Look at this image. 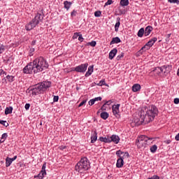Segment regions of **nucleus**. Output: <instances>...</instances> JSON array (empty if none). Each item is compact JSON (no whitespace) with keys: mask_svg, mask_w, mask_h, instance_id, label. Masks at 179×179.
<instances>
[{"mask_svg":"<svg viewBox=\"0 0 179 179\" xmlns=\"http://www.w3.org/2000/svg\"><path fill=\"white\" fill-rule=\"evenodd\" d=\"M12 111H13V107H6L5 109V114L6 115H8V114H12Z\"/></svg>","mask_w":179,"mask_h":179,"instance_id":"nucleus-26","label":"nucleus"},{"mask_svg":"<svg viewBox=\"0 0 179 179\" xmlns=\"http://www.w3.org/2000/svg\"><path fill=\"white\" fill-rule=\"evenodd\" d=\"M97 43L95 41H92L87 43V45H90L91 47H96Z\"/></svg>","mask_w":179,"mask_h":179,"instance_id":"nucleus-37","label":"nucleus"},{"mask_svg":"<svg viewBox=\"0 0 179 179\" xmlns=\"http://www.w3.org/2000/svg\"><path fill=\"white\" fill-rule=\"evenodd\" d=\"M121 20V18L120 17H117L116 19V23L115 24V31H118V29H120V26L121 23L120 22Z\"/></svg>","mask_w":179,"mask_h":179,"instance_id":"nucleus-21","label":"nucleus"},{"mask_svg":"<svg viewBox=\"0 0 179 179\" xmlns=\"http://www.w3.org/2000/svg\"><path fill=\"white\" fill-rule=\"evenodd\" d=\"M171 36V34H168V37H170Z\"/></svg>","mask_w":179,"mask_h":179,"instance_id":"nucleus-60","label":"nucleus"},{"mask_svg":"<svg viewBox=\"0 0 179 179\" xmlns=\"http://www.w3.org/2000/svg\"><path fill=\"white\" fill-rule=\"evenodd\" d=\"M49 65L47 60L43 57H39L35 59L32 62L28 64L23 69V73H39L48 69Z\"/></svg>","mask_w":179,"mask_h":179,"instance_id":"nucleus-2","label":"nucleus"},{"mask_svg":"<svg viewBox=\"0 0 179 179\" xmlns=\"http://www.w3.org/2000/svg\"><path fill=\"white\" fill-rule=\"evenodd\" d=\"M80 35V32L74 33V34L73 36V39L76 40V38H78V37H79Z\"/></svg>","mask_w":179,"mask_h":179,"instance_id":"nucleus-39","label":"nucleus"},{"mask_svg":"<svg viewBox=\"0 0 179 179\" xmlns=\"http://www.w3.org/2000/svg\"><path fill=\"white\" fill-rule=\"evenodd\" d=\"M97 141V131H94V134L91 136V143H94Z\"/></svg>","mask_w":179,"mask_h":179,"instance_id":"nucleus-23","label":"nucleus"},{"mask_svg":"<svg viewBox=\"0 0 179 179\" xmlns=\"http://www.w3.org/2000/svg\"><path fill=\"white\" fill-rule=\"evenodd\" d=\"M5 50H6V45L3 44L0 45V54L5 52Z\"/></svg>","mask_w":179,"mask_h":179,"instance_id":"nucleus-34","label":"nucleus"},{"mask_svg":"<svg viewBox=\"0 0 179 179\" xmlns=\"http://www.w3.org/2000/svg\"><path fill=\"white\" fill-rule=\"evenodd\" d=\"M87 100H83L78 105V107H82L84 104H86Z\"/></svg>","mask_w":179,"mask_h":179,"instance_id":"nucleus-50","label":"nucleus"},{"mask_svg":"<svg viewBox=\"0 0 179 179\" xmlns=\"http://www.w3.org/2000/svg\"><path fill=\"white\" fill-rule=\"evenodd\" d=\"M109 117V114L107 112H102L101 113V118H102V120H107V118H108Z\"/></svg>","mask_w":179,"mask_h":179,"instance_id":"nucleus-29","label":"nucleus"},{"mask_svg":"<svg viewBox=\"0 0 179 179\" xmlns=\"http://www.w3.org/2000/svg\"><path fill=\"white\" fill-rule=\"evenodd\" d=\"M43 19H44V15L42 13H37L34 18L25 26L26 30L28 31L33 30L37 24L43 22Z\"/></svg>","mask_w":179,"mask_h":179,"instance_id":"nucleus-5","label":"nucleus"},{"mask_svg":"<svg viewBox=\"0 0 179 179\" xmlns=\"http://www.w3.org/2000/svg\"><path fill=\"white\" fill-rule=\"evenodd\" d=\"M0 24H1V17H0Z\"/></svg>","mask_w":179,"mask_h":179,"instance_id":"nucleus-63","label":"nucleus"},{"mask_svg":"<svg viewBox=\"0 0 179 179\" xmlns=\"http://www.w3.org/2000/svg\"><path fill=\"white\" fill-rule=\"evenodd\" d=\"M123 155L124 156H127V157H129V153H128V152H123L121 150H119L116 152V155L117 157H121V156Z\"/></svg>","mask_w":179,"mask_h":179,"instance_id":"nucleus-15","label":"nucleus"},{"mask_svg":"<svg viewBox=\"0 0 179 179\" xmlns=\"http://www.w3.org/2000/svg\"><path fill=\"white\" fill-rule=\"evenodd\" d=\"M120 4L121 6H128L129 5V0H120Z\"/></svg>","mask_w":179,"mask_h":179,"instance_id":"nucleus-28","label":"nucleus"},{"mask_svg":"<svg viewBox=\"0 0 179 179\" xmlns=\"http://www.w3.org/2000/svg\"><path fill=\"white\" fill-rule=\"evenodd\" d=\"M166 143H167V145H170V143H171V140H166Z\"/></svg>","mask_w":179,"mask_h":179,"instance_id":"nucleus-58","label":"nucleus"},{"mask_svg":"<svg viewBox=\"0 0 179 179\" xmlns=\"http://www.w3.org/2000/svg\"><path fill=\"white\" fill-rule=\"evenodd\" d=\"M153 30V27L152 26H148L144 30V36L148 37L150 33H152Z\"/></svg>","mask_w":179,"mask_h":179,"instance_id":"nucleus-14","label":"nucleus"},{"mask_svg":"<svg viewBox=\"0 0 179 179\" xmlns=\"http://www.w3.org/2000/svg\"><path fill=\"white\" fill-rule=\"evenodd\" d=\"M143 34L145 35V29L141 28L137 34L138 37H143Z\"/></svg>","mask_w":179,"mask_h":179,"instance_id":"nucleus-30","label":"nucleus"},{"mask_svg":"<svg viewBox=\"0 0 179 179\" xmlns=\"http://www.w3.org/2000/svg\"><path fill=\"white\" fill-rule=\"evenodd\" d=\"M121 43V39L120 37L117 36L112 38V41L110 42V45H113V44H118Z\"/></svg>","mask_w":179,"mask_h":179,"instance_id":"nucleus-19","label":"nucleus"},{"mask_svg":"<svg viewBox=\"0 0 179 179\" xmlns=\"http://www.w3.org/2000/svg\"><path fill=\"white\" fill-rule=\"evenodd\" d=\"M97 86H108L106 83V80H101L98 84H96Z\"/></svg>","mask_w":179,"mask_h":179,"instance_id":"nucleus-35","label":"nucleus"},{"mask_svg":"<svg viewBox=\"0 0 179 179\" xmlns=\"http://www.w3.org/2000/svg\"><path fill=\"white\" fill-rule=\"evenodd\" d=\"M168 2H170V3H177V5L179 4V0H168Z\"/></svg>","mask_w":179,"mask_h":179,"instance_id":"nucleus-41","label":"nucleus"},{"mask_svg":"<svg viewBox=\"0 0 179 179\" xmlns=\"http://www.w3.org/2000/svg\"><path fill=\"white\" fill-rule=\"evenodd\" d=\"M125 157H128L127 156H124V154L122 155H120V157H119V159H122V160H124V159H125Z\"/></svg>","mask_w":179,"mask_h":179,"instance_id":"nucleus-57","label":"nucleus"},{"mask_svg":"<svg viewBox=\"0 0 179 179\" xmlns=\"http://www.w3.org/2000/svg\"><path fill=\"white\" fill-rule=\"evenodd\" d=\"M118 52V50L117 48H113L110 52H109V59H114V57L117 55V53Z\"/></svg>","mask_w":179,"mask_h":179,"instance_id":"nucleus-13","label":"nucleus"},{"mask_svg":"<svg viewBox=\"0 0 179 179\" xmlns=\"http://www.w3.org/2000/svg\"><path fill=\"white\" fill-rule=\"evenodd\" d=\"M101 110H102V111H106L107 110V105L106 103H103L101 108Z\"/></svg>","mask_w":179,"mask_h":179,"instance_id":"nucleus-43","label":"nucleus"},{"mask_svg":"<svg viewBox=\"0 0 179 179\" xmlns=\"http://www.w3.org/2000/svg\"><path fill=\"white\" fill-rule=\"evenodd\" d=\"M173 103H174L175 104H178V103H179V99H178V98L174 99Z\"/></svg>","mask_w":179,"mask_h":179,"instance_id":"nucleus-54","label":"nucleus"},{"mask_svg":"<svg viewBox=\"0 0 179 179\" xmlns=\"http://www.w3.org/2000/svg\"><path fill=\"white\" fill-rule=\"evenodd\" d=\"M173 66L171 65L162 66L161 67H157L154 70V72H156L157 75H160V73H164V75H167L170 73Z\"/></svg>","mask_w":179,"mask_h":179,"instance_id":"nucleus-6","label":"nucleus"},{"mask_svg":"<svg viewBox=\"0 0 179 179\" xmlns=\"http://www.w3.org/2000/svg\"><path fill=\"white\" fill-rule=\"evenodd\" d=\"M29 96L31 97H33L34 96H37L38 94H41L43 92L40 89V87L38 86V84H37L35 87H31L28 89Z\"/></svg>","mask_w":179,"mask_h":179,"instance_id":"nucleus-8","label":"nucleus"},{"mask_svg":"<svg viewBox=\"0 0 179 179\" xmlns=\"http://www.w3.org/2000/svg\"><path fill=\"white\" fill-rule=\"evenodd\" d=\"M111 142L117 145V143H120V137L117 135H112L110 136V143H111Z\"/></svg>","mask_w":179,"mask_h":179,"instance_id":"nucleus-12","label":"nucleus"},{"mask_svg":"<svg viewBox=\"0 0 179 179\" xmlns=\"http://www.w3.org/2000/svg\"><path fill=\"white\" fill-rule=\"evenodd\" d=\"M157 114H159V109L155 106H144L138 112L134 118V122L137 125H142L144 122L148 123L153 121Z\"/></svg>","mask_w":179,"mask_h":179,"instance_id":"nucleus-1","label":"nucleus"},{"mask_svg":"<svg viewBox=\"0 0 179 179\" xmlns=\"http://www.w3.org/2000/svg\"><path fill=\"white\" fill-rule=\"evenodd\" d=\"M59 150H64V149H66V146L65 145H61L59 147Z\"/></svg>","mask_w":179,"mask_h":179,"instance_id":"nucleus-53","label":"nucleus"},{"mask_svg":"<svg viewBox=\"0 0 179 179\" xmlns=\"http://www.w3.org/2000/svg\"><path fill=\"white\" fill-rule=\"evenodd\" d=\"M2 75H7L6 71H3V69H0V76H2Z\"/></svg>","mask_w":179,"mask_h":179,"instance_id":"nucleus-44","label":"nucleus"},{"mask_svg":"<svg viewBox=\"0 0 179 179\" xmlns=\"http://www.w3.org/2000/svg\"><path fill=\"white\" fill-rule=\"evenodd\" d=\"M113 3V0H108L106 3H105V6H108V5H111Z\"/></svg>","mask_w":179,"mask_h":179,"instance_id":"nucleus-49","label":"nucleus"},{"mask_svg":"<svg viewBox=\"0 0 179 179\" xmlns=\"http://www.w3.org/2000/svg\"><path fill=\"white\" fill-rule=\"evenodd\" d=\"M83 36H82V34H80V36H78V41H80V43L83 42Z\"/></svg>","mask_w":179,"mask_h":179,"instance_id":"nucleus-51","label":"nucleus"},{"mask_svg":"<svg viewBox=\"0 0 179 179\" xmlns=\"http://www.w3.org/2000/svg\"><path fill=\"white\" fill-rule=\"evenodd\" d=\"M99 141L101 142H104V143H110V136L107 137H99Z\"/></svg>","mask_w":179,"mask_h":179,"instance_id":"nucleus-25","label":"nucleus"},{"mask_svg":"<svg viewBox=\"0 0 179 179\" xmlns=\"http://www.w3.org/2000/svg\"><path fill=\"white\" fill-rule=\"evenodd\" d=\"M88 103H89L90 106H93V104H94L96 102H95L94 99H90Z\"/></svg>","mask_w":179,"mask_h":179,"instance_id":"nucleus-48","label":"nucleus"},{"mask_svg":"<svg viewBox=\"0 0 179 179\" xmlns=\"http://www.w3.org/2000/svg\"><path fill=\"white\" fill-rule=\"evenodd\" d=\"M157 41V38L154 37L151 38L147 43L146 45L150 48L151 47H153L155 43Z\"/></svg>","mask_w":179,"mask_h":179,"instance_id":"nucleus-18","label":"nucleus"},{"mask_svg":"<svg viewBox=\"0 0 179 179\" xmlns=\"http://www.w3.org/2000/svg\"><path fill=\"white\" fill-rule=\"evenodd\" d=\"M31 45H36V41H33L31 42Z\"/></svg>","mask_w":179,"mask_h":179,"instance_id":"nucleus-59","label":"nucleus"},{"mask_svg":"<svg viewBox=\"0 0 179 179\" xmlns=\"http://www.w3.org/2000/svg\"><path fill=\"white\" fill-rule=\"evenodd\" d=\"M8 138V133H3L1 135V138L0 139V143H3L5 141H6V138Z\"/></svg>","mask_w":179,"mask_h":179,"instance_id":"nucleus-27","label":"nucleus"},{"mask_svg":"<svg viewBox=\"0 0 179 179\" xmlns=\"http://www.w3.org/2000/svg\"><path fill=\"white\" fill-rule=\"evenodd\" d=\"M3 80H6L5 78H3Z\"/></svg>","mask_w":179,"mask_h":179,"instance_id":"nucleus-61","label":"nucleus"},{"mask_svg":"<svg viewBox=\"0 0 179 179\" xmlns=\"http://www.w3.org/2000/svg\"><path fill=\"white\" fill-rule=\"evenodd\" d=\"M90 169V162H89V159L86 157L81 158L80 162L75 166L76 171L80 173L81 174L85 173V171H87Z\"/></svg>","mask_w":179,"mask_h":179,"instance_id":"nucleus-3","label":"nucleus"},{"mask_svg":"<svg viewBox=\"0 0 179 179\" xmlns=\"http://www.w3.org/2000/svg\"><path fill=\"white\" fill-rule=\"evenodd\" d=\"M94 66L92 65L88 67V70L85 73V78H89L93 73Z\"/></svg>","mask_w":179,"mask_h":179,"instance_id":"nucleus-16","label":"nucleus"},{"mask_svg":"<svg viewBox=\"0 0 179 179\" xmlns=\"http://www.w3.org/2000/svg\"><path fill=\"white\" fill-rule=\"evenodd\" d=\"M121 106V104L117 103L116 105H113L112 106V111L113 115L116 117V118H118V116L120 115V107Z\"/></svg>","mask_w":179,"mask_h":179,"instance_id":"nucleus-11","label":"nucleus"},{"mask_svg":"<svg viewBox=\"0 0 179 179\" xmlns=\"http://www.w3.org/2000/svg\"><path fill=\"white\" fill-rule=\"evenodd\" d=\"M25 110H29L30 108V103H26L24 106Z\"/></svg>","mask_w":179,"mask_h":179,"instance_id":"nucleus-55","label":"nucleus"},{"mask_svg":"<svg viewBox=\"0 0 179 179\" xmlns=\"http://www.w3.org/2000/svg\"><path fill=\"white\" fill-rule=\"evenodd\" d=\"M116 167L117 169H121L124 167V160H122V158L117 159V163H116Z\"/></svg>","mask_w":179,"mask_h":179,"instance_id":"nucleus-17","label":"nucleus"},{"mask_svg":"<svg viewBox=\"0 0 179 179\" xmlns=\"http://www.w3.org/2000/svg\"><path fill=\"white\" fill-rule=\"evenodd\" d=\"M13 161L10 159V158H9L8 157H7L6 158V167H9L10 166V164H12Z\"/></svg>","mask_w":179,"mask_h":179,"instance_id":"nucleus-31","label":"nucleus"},{"mask_svg":"<svg viewBox=\"0 0 179 179\" xmlns=\"http://www.w3.org/2000/svg\"><path fill=\"white\" fill-rule=\"evenodd\" d=\"M112 103H113V101L109 100V101H106L105 102V104H106V106H111Z\"/></svg>","mask_w":179,"mask_h":179,"instance_id":"nucleus-52","label":"nucleus"},{"mask_svg":"<svg viewBox=\"0 0 179 179\" xmlns=\"http://www.w3.org/2000/svg\"><path fill=\"white\" fill-rule=\"evenodd\" d=\"M0 124L3 125V127H9V123L6 120H0Z\"/></svg>","mask_w":179,"mask_h":179,"instance_id":"nucleus-38","label":"nucleus"},{"mask_svg":"<svg viewBox=\"0 0 179 179\" xmlns=\"http://www.w3.org/2000/svg\"><path fill=\"white\" fill-rule=\"evenodd\" d=\"M38 86H39V89H41L42 93H44V92H47V90L52 86V83L51 81L45 80L39 83Z\"/></svg>","mask_w":179,"mask_h":179,"instance_id":"nucleus-7","label":"nucleus"},{"mask_svg":"<svg viewBox=\"0 0 179 179\" xmlns=\"http://www.w3.org/2000/svg\"><path fill=\"white\" fill-rule=\"evenodd\" d=\"M87 66H89V64L87 63L82 64L80 65L76 66L73 69V71H75V72H78L80 73H85V72L87 71Z\"/></svg>","mask_w":179,"mask_h":179,"instance_id":"nucleus-9","label":"nucleus"},{"mask_svg":"<svg viewBox=\"0 0 179 179\" xmlns=\"http://www.w3.org/2000/svg\"><path fill=\"white\" fill-rule=\"evenodd\" d=\"M6 78L8 82H10V83H12V82H15V76H13L8 75L6 76Z\"/></svg>","mask_w":179,"mask_h":179,"instance_id":"nucleus-32","label":"nucleus"},{"mask_svg":"<svg viewBox=\"0 0 179 179\" xmlns=\"http://www.w3.org/2000/svg\"><path fill=\"white\" fill-rule=\"evenodd\" d=\"M94 16L95 17H100L101 16V11H95Z\"/></svg>","mask_w":179,"mask_h":179,"instance_id":"nucleus-40","label":"nucleus"},{"mask_svg":"<svg viewBox=\"0 0 179 179\" xmlns=\"http://www.w3.org/2000/svg\"><path fill=\"white\" fill-rule=\"evenodd\" d=\"M41 125H42V123H41V124H40Z\"/></svg>","mask_w":179,"mask_h":179,"instance_id":"nucleus-64","label":"nucleus"},{"mask_svg":"<svg viewBox=\"0 0 179 179\" xmlns=\"http://www.w3.org/2000/svg\"><path fill=\"white\" fill-rule=\"evenodd\" d=\"M148 50H150V48L148 46V45L145 43V45L143 47H142L141 49L138 52V54L142 55V54L148 51Z\"/></svg>","mask_w":179,"mask_h":179,"instance_id":"nucleus-20","label":"nucleus"},{"mask_svg":"<svg viewBox=\"0 0 179 179\" xmlns=\"http://www.w3.org/2000/svg\"><path fill=\"white\" fill-rule=\"evenodd\" d=\"M64 9H66V10H69V9H71V6H72V2L69 1H64Z\"/></svg>","mask_w":179,"mask_h":179,"instance_id":"nucleus-22","label":"nucleus"},{"mask_svg":"<svg viewBox=\"0 0 179 179\" xmlns=\"http://www.w3.org/2000/svg\"><path fill=\"white\" fill-rule=\"evenodd\" d=\"M78 13V12L76 11V10H73L71 13V17H73L75 16H76V14Z\"/></svg>","mask_w":179,"mask_h":179,"instance_id":"nucleus-42","label":"nucleus"},{"mask_svg":"<svg viewBox=\"0 0 179 179\" xmlns=\"http://www.w3.org/2000/svg\"><path fill=\"white\" fill-rule=\"evenodd\" d=\"M1 108H2V106H0V110H1Z\"/></svg>","mask_w":179,"mask_h":179,"instance_id":"nucleus-62","label":"nucleus"},{"mask_svg":"<svg viewBox=\"0 0 179 179\" xmlns=\"http://www.w3.org/2000/svg\"><path fill=\"white\" fill-rule=\"evenodd\" d=\"M102 99L101 96L95 97L94 98V101H101Z\"/></svg>","mask_w":179,"mask_h":179,"instance_id":"nucleus-46","label":"nucleus"},{"mask_svg":"<svg viewBox=\"0 0 179 179\" xmlns=\"http://www.w3.org/2000/svg\"><path fill=\"white\" fill-rule=\"evenodd\" d=\"M47 163L45 162L42 166L41 172L38 175L34 176V178H44V176L47 175V172L45 171Z\"/></svg>","mask_w":179,"mask_h":179,"instance_id":"nucleus-10","label":"nucleus"},{"mask_svg":"<svg viewBox=\"0 0 179 179\" xmlns=\"http://www.w3.org/2000/svg\"><path fill=\"white\" fill-rule=\"evenodd\" d=\"M16 159H17V156H14L13 158H10V159H11V162H15V160H16Z\"/></svg>","mask_w":179,"mask_h":179,"instance_id":"nucleus-56","label":"nucleus"},{"mask_svg":"<svg viewBox=\"0 0 179 179\" xmlns=\"http://www.w3.org/2000/svg\"><path fill=\"white\" fill-rule=\"evenodd\" d=\"M58 100H59V96H54V97H53V101H54V103H57V101H58Z\"/></svg>","mask_w":179,"mask_h":179,"instance_id":"nucleus-47","label":"nucleus"},{"mask_svg":"<svg viewBox=\"0 0 179 179\" xmlns=\"http://www.w3.org/2000/svg\"><path fill=\"white\" fill-rule=\"evenodd\" d=\"M154 141V138H149L146 136H140L136 141V145L138 149H142V148L145 149V148L150 146Z\"/></svg>","mask_w":179,"mask_h":179,"instance_id":"nucleus-4","label":"nucleus"},{"mask_svg":"<svg viewBox=\"0 0 179 179\" xmlns=\"http://www.w3.org/2000/svg\"><path fill=\"white\" fill-rule=\"evenodd\" d=\"M157 150V145H154L151 146L150 148V151L151 152V153H156Z\"/></svg>","mask_w":179,"mask_h":179,"instance_id":"nucleus-33","label":"nucleus"},{"mask_svg":"<svg viewBox=\"0 0 179 179\" xmlns=\"http://www.w3.org/2000/svg\"><path fill=\"white\" fill-rule=\"evenodd\" d=\"M124 55H125V53H124V52H122L120 55L117 56V61H121V59L124 58Z\"/></svg>","mask_w":179,"mask_h":179,"instance_id":"nucleus-36","label":"nucleus"},{"mask_svg":"<svg viewBox=\"0 0 179 179\" xmlns=\"http://www.w3.org/2000/svg\"><path fill=\"white\" fill-rule=\"evenodd\" d=\"M132 92H139V90H141V85L139 84H134L132 86Z\"/></svg>","mask_w":179,"mask_h":179,"instance_id":"nucleus-24","label":"nucleus"},{"mask_svg":"<svg viewBox=\"0 0 179 179\" xmlns=\"http://www.w3.org/2000/svg\"><path fill=\"white\" fill-rule=\"evenodd\" d=\"M34 51H35L34 48H30V50H29V55H30V57H32L33 52H34Z\"/></svg>","mask_w":179,"mask_h":179,"instance_id":"nucleus-45","label":"nucleus"}]
</instances>
